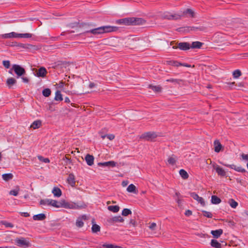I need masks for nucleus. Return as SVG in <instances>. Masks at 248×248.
I'll use <instances>...</instances> for the list:
<instances>
[{"label": "nucleus", "instance_id": "obj_8", "mask_svg": "<svg viewBox=\"0 0 248 248\" xmlns=\"http://www.w3.org/2000/svg\"><path fill=\"white\" fill-rule=\"evenodd\" d=\"M212 166L213 169L216 170L218 175L221 176H225L226 175L225 171L218 165L214 163L212 164Z\"/></svg>", "mask_w": 248, "mask_h": 248}, {"label": "nucleus", "instance_id": "obj_14", "mask_svg": "<svg viewBox=\"0 0 248 248\" xmlns=\"http://www.w3.org/2000/svg\"><path fill=\"white\" fill-rule=\"evenodd\" d=\"M46 74L47 71L46 69L44 67H41L38 70L36 73V76L38 77L44 78L46 76Z\"/></svg>", "mask_w": 248, "mask_h": 248}, {"label": "nucleus", "instance_id": "obj_58", "mask_svg": "<svg viewBox=\"0 0 248 248\" xmlns=\"http://www.w3.org/2000/svg\"><path fill=\"white\" fill-rule=\"evenodd\" d=\"M64 160H65L66 163H70V159L67 157V155H66L63 158Z\"/></svg>", "mask_w": 248, "mask_h": 248}, {"label": "nucleus", "instance_id": "obj_38", "mask_svg": "<svg viewBox=\"0 0 248 248\" xmlns=\"http://www.w3.org/2000/svg\"><path fill=\"white\" fill-rule=\"evenodd\" d=\"M100 231V227L96 224H94L92 227V231L93 233H96Z\"/></svg>", "mask_w": 248, "mask_h": 248}, {"label": "nucleus", "instance_id": "obj_3", "mask_svg": "<svg viewBox=\"0 0 248 248\" xmlns=\"http://www.w3.org/2000/svg\"><path fill=\"white\" fill-rule=\"evenodd\" d=\"M62 207L65 208L73 209H80L86 207V205L84 203H75V202H64L62 203Z\"/></svg>", "mask_w": 248, "mask_h": 248}, {"label": "nucleus", "instance_id": "obj_57", "mask_svg": "<svg viewBox=\"0 0 248 248\" xmlns=\"http://www.w3.org/2000/svg\"><path fill=\"white\" fill-rule=\"evenodd\" d=\"M176 202H177L178 206H180L181 205L182 201V200L180 199L179 198H176L175 199Z\"/></svg>", "mask_w": 248, "mask_h": 248}, {"label": "nucleus", "instance_id": "obj_10", "mask_svg": "<svg viewBox=\"0 0 248 248\" xmlns=\"http://www.w3.org/2000/svg\"><path fill=\"white\" fill-rule=\"evenodd\" d=\"M87 219H88V217L85 215H82L81 216L79 217L76 220V226L79 228L83 227L84 225V222L82 221V220H87Z\"/></svg>", "mask_w": 248, "mask_h": 248}, {"label": "nucleus", "instance_id": "obj_6", "mask_svg": "<svg viewBox=\"0 0 248 248\" xmlns=\"http://www.w3.org/2000/svg\"><path fill=\"white\" fill-rule=\"evenodd\" d=\"M16 244L19 247L26 246L29 247L30 243L25 238H16L15 240Z\"/></svg>", "mask_w": 248, "mask_h": 248}, {"label": "nucleus", "instance_id": "obj_20", "mask_svg": "<svg viewBox=\"0 0 248 248\" xmlns=\"http://www.w3.org/2000/svg\"><path fill=\"white\" fill-rule=\"evenodd\" d=\"M126 190L130 193H133L134 194H137L138 193V190L136 189V187L133 184H130L129 185L127 189Z\"/></svg>", "mask_w": 248, "mask_h": 248}, {"label": "nucleus", "instance_id": "obj_30", "mask_svg": "<svg viewBox=\"0 0 248 248\" xmlns=\"http://www.w3.org/2000/svg\"><path fill=\"white\" fill-rule=\"evenodd\" d=\"M211 245L212 247L215 248H221V244L219 243L217 240L212 239L211 242Z\"/></svg>", "mask_w": 248, "mask_h": 248}, {"label": "nucleus", "instance_id": "obj_50", "mask_svg": "<svg viewBox=\"0 0 248 248\" xmlns=\"http://www.w3.org/2000/svg\"><path fill=\"white\" fill-rule=\"evenodd\" d=\"M156 227V224L155 222L152 223L149 226V228H150V229L152 231L155 230Z\"/></svg>", "mask_w": 248, "mask_h": 248}, {"label": "nucleus", "instance_id": "obj_39", "mask_svg": "<svg viewBox=\"0 0 248 248\" xmlns=\"http://www.w3.org/2000/svg\"><path fill=\"white\" fill-rule=\"evenodd\" d=\"M19 191V186H16L15 189L10 191L9 194L11 195H14L15 196H16L18 194Z\"/></svg>", "mask_w": 248, "mask_h": 248}, {"label": "nucleus", "instance_id": "obj_47", "mask_svg": "<svg viewBox=\"0 0 248 248\" xmlns=\"http://www.w3.org/2000/svg\"><path fill=\"white\" fill-rule=\"evenodd\" d=\"M49 199L41 200L40 202L41 205H49Z\"/></svg>", "mask_w": 248, "mask_h": 248}, {"label": "nucleus", "instance_id": "obj_53", "mask_svg": "<svg viewBox=\"0 0 248 248\" xmlns=\"http://www.w3.org/2000/svg\"><path fill=\"white\" fill-rule=\"evenodd\" d=\"M3 224L6 227H10V228H12L14 227V225L11 223H9V222H5L4 223H3Z\"/></svg>", "mask_w": 248, "mask_h": 248}, {"label": "nucleus", "instance_id": "obj_9", "mask_svg": "<svg viewBox=\"0 0 248 248\" xmlns=\"http://www.w3.org/2000/svg\"><path fill=\"white\" fill-rule=\"evenodd\" d=\"M220 163L225 166L229 167V168H231L232 169H233L238 172H245L246 171V170L245 169H243L241 167H237L236 166H235V165H233V164L229 165V164H224L222 162H220Z\"/></svg>", "mask_w": 248, "mask_h": 248}, {"label": "nucleus", "instance_id": "obj_1", "mask_svg": "<svg viewBox=\"0 0 248 248\" xmlns=\"http://www.w3.org/2000/svg\"><path fill=\"white\" fill-rule=\"evenodd\" d=\"M118 23L124 25H140L145 23V20L140 17H127L119 19Z\"/></svg>", "mask_w": 248, "mask_h": 248}, {"label": "nucleus", "instance_id": "obj_2", "mask_svg": "<svg viewBox=\"0 0 248 248\" xmlns=\"http://www.w3.org/2000/svg\"><path fill=\"white\" fill-rule=\"evenodd\" d=\"M116 29V27L110 26H102L91 30L90 31H88L87 32H91L93 34H99L114 31H115Z\"/></svg>", "mask_w": 248, "mask_h": 248}, {"label": "nucleus", "instance_id": "obj_55", "mask_svg": "<svg viewBox=\"0 0 248 248\" xmlns=\"http://www.w3.org/2000/svg\"><path fill=\"white\" fill-rule=\"evenodd\" d=\"M115 138V136L113 134H108L107 135V138L109 140H113Z\"/></svg>", "mask_w": 248, "mask_h": 248}, {"label": "nucleus", "instance_id": "obj_42", "mask_svg": "<svg viewBox=\"0 0 248 248\" xmlns=\"http://www.w3.org/2000/svg\"><path fill=\"white\" fill-rule=\"evenodd\" d=\"M241 74L242 73L241 71L238 69L234 70L232 73L233 78H239Z\"/></svg>", "mask_w": 248, "mask_h": 248}, {"label": "nucleus", "instance_id": "obj_18", "mask_svg": "<svg viewBox=\"0 0 248 248\" xmlns=\"http://www.w3.org/2000/svg\"><path fill=\"white\" fill-rule=\"evenodd\" d=\"M211 233L213 235L214 238H218L223 233V230L220 229L213 230L211 231Z\"/></svg>", "mask_w": 248, "mask_h": 248}, {"label": "nucleus", "instance_id": "obj_43", "mask_svg": "<svg viewBox=\"0 0 248 248\" xmlns=\"http://www.w3.org/2000/svg\"><path fill=\"white\" fill-rule=\"evenodd\" d=\"M229 203L232 208H235L238 205V203L232 199L229 200Z\"/></svg>", "mask_w": 248, "mask_h": 248}, {"label": "nucleus", "instance_id": "obj_48", "mask_svg": "<svg viewBox=\"0 0 248 248\" xmlns=\"http://www.w3.org/2000/svg\"><path fill=\"white\" fill-rule=\"evenodd\" d=\"M203 214L204 216H205L208 218H212V216H213L211 212L205 211H203Z\"/></svg>", "mask_w": 248, "mask_h": 248}, {"label": "nucleus", "instance_id": "obj_16", "mask_svg": "<svg viewBox=\"0 0 248 248\" xmlns=\"http://www.w3.org/2000/svg\"><path fill=\"white\" fill-rule=\"evenodd\" d=\"M214 149L216 153H219L221 149L222 148V146L221 144L219 141L217 140H216L214 142Z\"/></svg>", "mask_w": 248, "mask_h": 248}, {"label": "nucleus", "instance_id": "obj_49", "mask_svg": "<svg viewBox=\"0 0 248 248\" xmlns=\"http://www.w3.org/2000/svg\"><path fill=\"white\" fill-rule=\"evenodd\" d=\"M2 63H3V66L5 68H9L10 67V62L9 61H3L2 62Z\"/></svg>", "mask_w": 248, "mask_h": 248}, {"label": "nucleus", "instance_id": "obj_45", "mask_svg": "<svg viewBox=\"0 0 248 248\" xmlns=\"http://www.w3.org/2000/svg\"><path fill=\"white\" fill-rule=\"evenodd\" d=\"M168 63L170 65L178 67L179 66H180V65H182V63L179 62L177 61H170L168 62Z\"/></svg>", "mask_w": 248, "mask_h": 248}, {"label": "nucleus", "instance_id": "obj_46", "mask_svg": "<svg viewBox=\"0 0 248 248\" xmlns=\"http://www.w3.org/2000/svg\"><path fill=\"white\" fill-rule=\"evenodd\" d=\"M37 157L40 161H42L45 163H48L50 162V160L48 158H44L42 156H41V155H38L37 156Z\"/></svg>", "mask_w": 248, "mask_h": 248}, {"label": "nucleus", "instance_id": "obj_51", "mask_svg": "<svg viewBox=\"0 0 248 248\" xmlns=\"http://www.w3.org/2000/svg\"><path fill=\"white\" fill-rule=\"evenodd\" d=\"M241 156L243 160L247 161L248 162V155L243 153L241 155Z\"/></svg>", "mask_w": 248, "mask_h": 248}, {"label": "nucleus", "instance_id": "obj_52", "mask_svg": "<svg viewBox=\"0 0 248 248\" xmlns=\"http://www.w3.org/2000/svg\"><path fill=\"white\" fill-rule=\"evenodd\" d=\"M103 247L106 248H114V245L112 244H104Z\"/></svg>", "mask_w": 248, "mask_h": 248}, {"label": "nucleus", "instance_id": "obj_15", "mask_svg": "<svg viewBox=\"0 0 248 248\" xmlns=\"http://www.w3.org/2000/svg\"><path fill=\"white\" fill-rule=\"evenodd\" d=\"M108 221L110 223H113L115 222H124V219L121 216H115L109 218Z\"/></svg>", "mask_w": 248, "mask_h": 248}, {"label": "nucleus", "instance_id": "obj_33", "mask_svg": "<svg viewBox=\"0 0 248 248\" xmlns=\"http://www.w3.org/2000/svg\"><path fill=\"white\" fill-rule=\"evenodd\" d=\"M2 177L5 181H8L13 178V175L12 173H5L2 175Z\"/></svg>", "mask_w": 248, "mask_h": 248}, {"label": "nucleus", "instance_id": "obj_26", "mask_svg": "<svg viewBox=\"0 0 248 248\" xmlns=\"http://www.w3.org/2000/svg\"><path fill=\"white\" fill-rule=\"evenodd\" d=\"M148 88L152 89L155 93H160L162 92V87L160 85L154 86L150 84L148 86Z\"/></svg>", "mask_w": 248, "mask_h": 248}, {"label": "nucleus", "instance_id": "obj_35", "mask_svg": "<svg viewBox=\"0 0 248 248\" xmlns=\"http://www.w3.org/2000/svg\"><path fill=\"white\" fill-rule=\"evenodd\" d=\"M17 38H29L32 37V34L29 33H17Z\"/></svg>", "mask_w": 248, "mask_h": 248}, {"label": "nucleus", "instance_id": "obj_32", "mask_svg": "<svg viewBox=\"0 0 248 248\" xmlns=\"http://www.w3.org/2000/svg\"><path fill=\"white\" fill-rule=\"evenodd\" d=\"M221 202V200L218 197L215 195L212 196L211 202L213 204H217Z\"/></svg>", "mask_w": 248, "mask_h": 248}, {"label": "nucleus", "instance_id": "obj_11", "mask_svg": "<svg viewBox=\"0 0 248 248\" xmlns=\"http://www.w3.org/2000/svg\"><path fill=\"white\" fill-rule=\"evenodd\" d=\"M181 15L177 14H170L169 13L166 14L164 15L163 17L169 20H176L180 19Z\"/></svg>", "mask_w": 248, "mask_h": 248}, {"label": "nucleus", "instance_id": "obj_64", "mask_svg": "<svg viewBox=\"0 0 248 248\" xmlns=\"http://www.w3.org/2000/svg\"><path fill=\"white\" fill-rule=\"evenodd\" d=\"M180 196V193L179 192H176L174 198L176 199V198H179Z\"/></svg>", "mask_w": 248, "mask_h": 248}, {"label": "nucleus", "instance_id": "obj_63", "mask_svg": "<svg viewBox=\"0 0 248 248\" xmlns=\"http://www.w3.org/2000/svg\"><path fill=\"white\" fill-rule=\"evenodd\" d=\"M178 80H177L176 79H174V78H171V79L167 80V81L171 82H178Z\"/></svg>", "mask_w": 248, "mask_h": 248}, {"label": "nucleus", "instance_id": "obj_31", "mask_svg": "<svg viewBox=\"0 0 248 248\" xmlns=\"http://www.w3.org/2000/svg\"><path fill=\"white\" fill-rule=\"evenodd\" d=\"M108 209L113 213H117L119 211L120 207L118 205H110L108 206Z\"/></svg>", "mask_w": 248, "mask_h": 248}, {"label": "nucleus", "instance_id": "obj_59", "mask_svg": "<svg viewBox=\"0 0 248 248\" xmlns=\"http://www.w3.org/2000/svg\"><path fill=\"white\" fill-rule=\"evenodd\" d=\"M21 215L25 217H28L30 216L29 213L27 212H21L20 213Z\"/></svg>", "mask_w": 248, "mask_h": 248}, {"label": "nucleus", "instance_id": "obj_19", "mask_svg": "<svg viewBox=\"0 0 248 248\" xmlns=\"http://www.w3.org/2000/svg\"><path fill=\"white\" fill-rule=\"evenodd\" d=\"M49 205H51L52 206L57 207V208L62 207V203L60 202H58L57 201L49 199Z\"/></svg>", "mask_w": 248, "mask_h": 248}, {"label": "nucleus", "instance_id": "obj_60", "mask_svg": "<svg viewBox=\"0 0 248 248\" xmlns=\"http://www.w3.org/2000/svg\"><path fill=\"white\" fill-rule=\"evenodd\" d=\"M128 184V181H124L122 183V185L123 187L126 186Z\"/></svg>", "mask_w": 248, "mask_h": 248}, {"label": "nucleus", "instance_id": "obj_13", "mask_svg": "<svg viewBox=\"0 0 248 248\" xmlns=\"http://www.w3.org/2000/svg\"><path fill=\"white\" fill-rule=\"evenodd\" d=\"M116 163L113 161H109L105 162H99L98 163V165L101 167H114L116 166Z\"/></svg>", "mask_w": 248, "mask_h": 248}, {"label": "nucleus", "instance_id": "obj_4", "mask_svg": "<svg viewBox=\"0 0 248 248\" xmlns=\"http://www.w3.org/2000/svg\"><path fill=\"white\" fill-rule=\"evenodd\" d=\"M12 70H13L18 77H21L25 74L26 71L24 68L19 65L14 64L12 66Z\"/></svg>", "mask_w": 248, "mask_h": 248}, {"label": "nucleus", "instance_id": "obj_37", "mask_svg": "<svg viewBox=\"0 0 248 248\" xmlns=\"http://www.w3.org/2000/svg\"><path fill=\"white\" fill-rule=\"evenodd\" d=\"M202 44H203L200 42H194L192 43L191 47L193 48H200L202 46Z\"/></svg>", "mask_w": 248, "mask_h": 248}, {"label": "nucleus", "instance_id": "obj_56", "mask_svg": "<svg viewBox=\"0 0 248 248\" xmlns=\"http://www.w3.org/2000/svg\"><path fill=\"white\" fill-rule=\"evenodd\" d=\"M26 46V45L22 43H17V46H18L21 48H27Z\"/></svg>", "mask_w": 248, "mask_h": 248}, {"label": "nucleus", "instance_id": "obj_5", "mask_svg": "<svg viewBox=\"0 0 248 248\" xmlns=\"http://www.w3.org/2000/svg\"><path fill=\"white\" fill-rule=\"evenodd\" d=\"M157 137V134L154 132H148L142 134L140 138L146 140H152Z\"/></svg>", "mask_w": 248, "mask_h": 248}, {"label": "nucleus", "instance_id": "obj_54", "mask_svg": "<svg viewBox=\"0 0 248 248\" xmlns=\"http://www.w3.org/2000/svg\"><path fill=\"white\" fill-rule=\"evenodd\" d=\"M192 214V212L191 210H187L186 211L185 213V215L186 216H191Z\"/></svg>", "mask_w": 248, "mask_h": 248}, {"label": "nucleus", "instance_id": "obj_62", "mask_svg": "<svg viewBox=\"0 0 248 248\" xmlns=\"http://www.w3.org/2000/svg\"><path fill=\"white\" fill-rule=\"evenodd\" d=\"M22 79L24 82L28 83L29 81V80L27 77H22Z\"/></svg>", "mask_w": 248, "mask_h": 248}, {"label": "nucleus", "instance_id": "obj_7", "mask_svg": "<svg viewBox=\"0 0 248 248\" xmlns=\"http://www.w3.org/2000/svg\"><path fill=\"white\" fill-rule=\"evenodd\" d=\"M190 46L188 43L186 42H183L180 43L178 44V46H172V48L174 49H176L177 48H179L183 50H186L190 48Z\"/></svg>", "mask_w": 248, "mask_h": 248}, {"label": "nucleus", "instance_id": "obj_44", "mask_svg": "<svg viewBox=\"0 0 248 248\" xmlns=\"http://www.w3.org/2000/svg\"><path fill=\"white\" fill-rule=\"evenodd\" d=\"M132 214L131 211L127 208H125L122 211V215L124 216H127Z\"/></svg>", "mask_w": 248, "mask_h": 248}, {"label": "nucleus", "instance_id": "obj_12", "mask_svg": "<svg viewBox=\"0 0 248 248\" xmlns=\"http://www.w3.org/2000/svg\"><path fill=\"white\" fill-rule=\"evenodd\" d=\"M190 196L195 200H196L199 203H200L202 206L205 205V202L203 199L202 197H199L198 194L194 192H191L190 193Z\"/></svg>", "mask_w": 248, "mask_h": 248}, {"label": "nucleus", "instance_id": "obj_24", "mask_svg": "<svg viewBox=\"0 0 248 248\" xmlns=\"http://www.w3.org/2000/svg\"><path fill=\"white\" fill-rule=\"evenodd\" d=\"M46 216L44 214H39L38 215H34L33 219L34 220H43L45 219Z\"/></svg>", "mask_w": 248, "mask_h": 248}, {"label": "nucleus", "instance_id": "obj_23", "mask_svg": "<svg viewBox=\"0 0 248 248\" xmlns=\"http://www.w3.org/2000/svg\"><path fill=\"white\" fill-rule=\"evenodd\" d=\"M188 14L190 17H194L195 16L194 12L190 9H187L186 11H184L183 13L180 14L179 15H181V16Z\"/></svg>", "mask_w": 248, "mask_h": 248}, {"label": "nucleus", "instance_id": "obj_36", "mask_svg": "<svg viewBox=\"0 0 248 248\" xmlns=\"http://www.w3.org/2000/svg\"><path fill=\"white\" fill-rule=\"evenodd\" d=\"M54 99L56 101H62L63 100L62 94H61L60 91H57L56 92Z\"/></svg>", "mask_w": 248, "mask_h": 248}, {"label": "nucleus", "instance_id": "obj_22", "mask_svg": "<svg viewBox=\"0 0 248 248\" xmlns=\"http://www.w3.org/2000/svg\"><path fill=\"white\" fill-rule=\"evenodd\" d=\"M16 83V80L13 78H9L6 80V85L9 88H11L13 85Z\"/></svg>", "mask_w": 248, "mask_h": 248}, {"label": "nucleus", "instance_id": "obj_29", "mask_svg": "<svg viewBox=\"0 0 248 248\" xmlns=\"http://www.w3.org/2000/svg\"><path fill=\"white\" fill-rule=\"evenodd\" d=\"M176 157L174 155H172L169 157L168 159V162L171 165H174L176 162Z\"/></svg>", "mask_w": 248, "mask_h": 248}, {"label": "nucleus", "instance_id": "obj_25", "mask_svg": "<svg viewBox=\"0 0 248 248\" xmlns=\"http://www.w3.org/2000/svg\"><path fill=\"white\" fill-rule=\"evenodd\" d=\"M52 192L54 196L57 197H60L62 195L61 190L57 187H54L52 191Z\"/></svg>", "mask_w": 248, "mask_h": 248}, {"label": "nucleus", "instance_id": "obj_17", "mask_svg": "<svg viewBox=\"0 0 248 248\" xmlns=\"http://www.w3.org/2000/svg\"><path fill=\"white\" fill-rule=\"evenodd\" d=\"M85 160L89 166H92L93 164L94 157L93 155L87 154L85 157Z\"/></svg>", "mask_w": 248, "mask_h": 248}, {"label": "nucleus", "instance_id": "obj_34", "mask_svg": "<svg viewBox=\"0 0 248 248\" xmlns=\"http://www.w3.org/2000/svg\"><path fill=\"white\" fill-rule=\"evenodd\" d=\"M179 174L184 179H186L188 178L189 175L187 172L183 169L180 170Z\"/></svg>", "mask_w": 248, "mask_h": 248}, {"label": "nucleus", "instance_id": "obj_61", "mask_svg": "<svg viewBox=\"0 0 248 248\" xmlns=\"http://www.w3.org/2000/svg\"><path fill=\"white\" fill-rule=\"evenodd\" d=\"M59 39H60V36L51 37L50 38L51 40L53 41L58 40H59Z\"/></svg>", "mask_w": 248, "mask_h": 248}, {"label": "nucleus", "instance_id": "obj_21", "mask_svg": "<svg viewBox=\"0 0 248 248\" xmlns=\"http://www.w3.org/2000/svg\"><path fill=\"white\" fill-rule=\"evenodd\" d=\"M67 182L69 185L74 186L75 185L76 182L75 181L74 175L72 174H70L67 178Z\"/></svg>", "mask_w": 248, "mask_h": 248}, {"label": "nucleus", "instance_id": "obj_40", "mask_svg": "<svg viewBox=\"0 0 248 248\" xmlns=\"http://www.w3.org/2000/svg\"><path fill=\"white\" fill-rule=\"evenodd\" d=\"M51 90L48 88L43 90L42 94L45 97H48L51 94Z\"/></svg>", "mask_w": 248, "mask_h": 248}, {"label": "nucleus", "instance_id": "obj_28", "mask_svg": "<svg viewBox=\"0 0 248 248\" xmlns=\"http://www.w3.org/2000/svg\"><path fill=\"white\" fill-rule=\"evenodd\" d=\"M41 121L40 120H37L34 121L31 125V127L34 129L38 128L41 125Z\"/></svg>", "mask_w": 248, "mask_h": 248}, {"label": "nucleus", "instance_id": "obj_27", "mask_svg": "<svg viewBox=\"0 0 248 248\" xmlns=\"http://www.w3.org/2000/svg\"><path fill=\"white\" fill-rule=\"evenodd\" d=\"M17 33L12 32L9 33H5L2 35V37L3 38H17Z\"/></svg>", "mask_w": 248, "mask_h": 248}, {"label": "nucleus", "instance_id": "obj_41", "mask_svg": "<svg viewBox=\"0 0 248 248\" xmlns=\"http://www.w3.org/2000/svg\"><path fill=\"white\" fill-rule=\"evenodd\" d=\"M190 31H204L205 29V28L203 26H200V27H190Z\"/></svg>", "mask_w": 248, "mask_h": 248}]
</instances>
